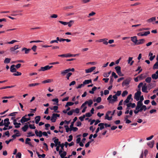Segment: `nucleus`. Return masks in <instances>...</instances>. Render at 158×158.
I'll return each instance as SVG.
<instances>
[{
    "instance_id": "f257e3e1",
    "label": "nucleus",
    "mask_w": 158,
    "mask_h": 158,
    "mask_svg": "<svg viewBox=\"0 0 158 158\" xmlns=\"http://www.w3.org/2000/svg\"><path fill=\"white\" fill-rule=\"evenodd\" d=\"M107 100L109 101V103H113L117 101V99H115L112 95H110L107 98Z\"/></svg>"
},
{
    "instance_id": "f03ea898",
    "label": "nucleus",
    "mask_w": 158,
    "mask_h": 158,
    "mask_svg": "<svg viewBox=\"0 0 158 158\" xmlns=\"http://www.w3.org/2000/svg\"><path fill=\"white\" fill-rule=\"evenodd\" d=\"M131 81V79L130 78H128L123 81L122 83V85L123 86H124L128 85Z\"/></svg>"
},
{
    "instance_id": "7ed1b4c3",
    "label": "nucleus",
    "mask_w": 158,
    "mask_h": 158,
    "mask_svg": "<svg viewBox=\"0 0 158 158\" xmlns=\"http://www.w3.org/2000/svg\"><path fill=\"white\" fill-rule=\"evenodd\" d=\"M111 113V112L110 111H108L106 114L105 119H107L108 120H111L112 119V116L109 117V114Z\"/></svg>"
},
{
    "instance_id": "20e7f679",
    "label": "nucleus",
    "mask_w": 158,
    "mask_h": 158,
    "mask_svg": "<svg viewBox=\"0 0 158 158\" xmlns=\"http://www.w3.org/2000/svg\"><path fill=\"white\" fill-rule=\"evenodd\" d=\"M55 139L54 140V142L55 143V146H60L61 144V142L60 141H59V139L58 138H56V137L53 138V139Z\"/></svg>"
},
{
    "instance_id": "39448f33",
    "label": "nucleus",
    "mask_w": 158,
    "mask_h": 158,
    "mask_svg": "<svg viewBox=\"0 0 158 158\" xmlns=\"http://www.w3.org/2000/svg\"><path fill=\"white\" fill-rule=\"evenodd\" d=\"M31 119V118L29 117L28 118H27L24 117H22V118L20 120V122L22 123H23L25 122H27L28 121L30 120Z\"/></svg>"
},
{
    "instance_id": "423d86ee",
    "label": "nucleus",
    "mask_w": 158,
    "mask_h": 158,
    "mask_svg": "<svg viewBox=\"0 0 158 158\" xmlns=\"http://www.w3.org/2000/svg\"><path fill=\"white\" fill-rule=\"evenodd\" d=\"M4 125L5 127H8L9 125L10 124L8 118H6L4 119Z\"/></svg>"
},
{
    "instance_id": "0eeeda50",
    "label": "nucleus",
    "mask_w": 158,
    "mask_h": 158,
    "mask_svg": "<svg viewBox=\"0 0 158 158\" xmlns=\"http://www.w3.org/2000/svg\"><path fill=\"white\" fill-rule=\"evenodd\" d=\"M96 69V67L94 66L90 68L85 70V72L86 73H91Z\"/></svg>"
},
{
    "instance_id": "6e6552de",
    "label": "nucleus",
    "mask_w": 158,
    "mask_h": 158,
    "mask_svg": "<svg viewBox=\"0 0 158 158\" xmlns=\"http://www.w3.org/2000/svg\"><path fill=\"white\" fill-rule=\"evenodd\" d=\"M131 39V40L135 44H138L137 42L138 41V40L137 39V37L136 36H134L133 37H130Z\"/></svg>"
},
{
    "instance_id": "1a4fd4ad",
    "label": "nucleus",
    "mask_w": 158,
    "mask_h": 158,
    "mask_svg": "<svg viewBox=\"0 0 158 158\" xmlns=\"http://www.w3.org/2000/svg\"><path fill=\"white\" fill-rule=\"evenodd\" d=\"M152 78L155 80L158 78V70L155 73L153 74L152 75Z\"/></svg>"
},
{
    "instance_id": "9d476101",
    "label": "nucleus",
    "mask_w": 158,
    "mask_h": 158,
    "mask_svg": "<svg viewBox=\"0 0 158 158\" xmlns=\"http://www.w3.org/2000/svg\"><path fill=\"white\" fill-rule=\"evenodd\" d=\"M132 95L131 94H129L127 97V99L124 101V104H125V103H127L129 102V100L131 98Z\"/></svg>"
},
{
    "instance_id": "9b49d317",
    "label": "nucleus",
    "mask_w": 158,
    "mask_h": 158,
    "mask_svg": "<svg viewBox=\"0 0 158 158\" xmlns=\"http://www.w3.org/2000/svg\"><path fill=\"white\" fill-rule=\"evenodd\" d=\"M59 154L61 158H64V157H65V156L67 155V152L65 151H63L62 152L60 153V151H59Z\"/></svg>"
},
{
    "instance_id": "f8f14e48",
    "label": "nucleus",
    "mask_w": 158,
    "mask_h": 158,
    "mask_svg": "<svg viewBox=\"0 0 158 158\" xmlns=\"http://www.w3.org/2000/svg\"><path fill=\"white\" fill-rule=\"evenodd\" d=\"M31 139L29 138H27L25 140V144L29 145L31 147H33V145L31 144V142H29L31 141Z\"/></svg>"
},
{
    "instance_id": "ddd939ff",
    "label": "nucleus",
    "mask_w": 158,
    "mask_h": 158,
    "mask_svg": "<svg viewBox=\"0 0 158 158\" xmlns=\"http://www.w3.org/2000/svg\"><path fill=\"white\" fill-rule=\"evenodd\" d=\"M20 47H19V45H15L14 47H11L10 49V51L11 52H13L17 49L19 48Z\"/></svg>"
},
{
    "instance_id": "4468645a",
    "label": "nucleus",
    "mask_w": 158,
    "mask_h": 158,
    "mask_svg": "<svg viewBox=\"0 0 158 158\" xmlns=\"http://www.w3.org/2000/svg\"><path fill=\"white\" fill-rule=\"evenodd\" d=\"M155 142L154 140H152L151 142H149L147 143V145L151 148H152Z\"/></svg>"
},
{
    "instance_id": "2eb2a0df",
    "label": "nucleus",
    "mask_w": 158,
    "mask_h": 158,
    "mask_svg": "<svg viewBox=\"0 0 158 158\" xmlns=\"http://www.w3.org/2000/svg\"><path fill=\"white\" fill-rule=\"evenodd\" d=\"M127 109H128V108L131 107L132 108H134L135 106V103H131V102L127 104Z\"/></svg>"
},
{
    "instance_id": "dca6fc26",
    "label": "nucleus",
    "mask_w": 158,
    "mask_h": 158,
    "mask_svg": "<svg viewBox=\"0 0 158 158\" xmlns=\"http://www.w3.org/2000/svg\"><path fill=\"white\" fill-rule=\"evenodd\" d=\"M15 65L13 64L11 65L10 68V71L12 73H15L16 72V69L15 68Z\"/></svg>"
},
{
    "instance_id": "f3484780",
    "label": "nucleus",
    "mask_w": 158,
    "mask_h": 158,
    "mask_svg": "<svg viewBox=\"0 0 158 158\" xmlns=\"http://www.w3.org/2000/svg\"><path fill=\"white\" fill-rule=\"evenodd\" d=\"M146 84H145L142 87V91L143 92L148 93V91L147 90V87L146 86Z\"/></svg>"
},
{
    "instance_id": "a211bd4d",
    "label": "nucleus",
    "mask_w": 158,
    "mask_h": 158,
    "mask_svg": "<svg viewBox=\"0 0 158 158\" xmlns=\"http://www.w3.org/2000/svg\"><path fill=\"white\" fill-rule=\"evenodd\" d=\"M148 56H150L149 60L151 61H152L155 57V55L153 56V54L151 52H149Z\"/></svg>"
},
{
    "instance_id": "6ab92c4d",
    "label": "nucleus",
    "mask_w": 158,
    "mask_h": 158,
    "mask_svg": "<svg viewBox=\"0 0 158 158\" xmlns=\"http://www.w3.org/2000/svg\"><path fill=\"white\" fill-rule=\"evenodd\" d=\"M31 50V49L30 48L27 49L26 48H23L22 49V51H25V54H27L29 53L30 51Z\"/></svg>"
},
{
    "instance_id": "aec40b11",
    "label": "nucleus",
    "mask_w": 158,
    "mask_h": 158,
    "mask_svg": "<svg viewBox=\"0 0 158 158\" xmlns=\"http://www.w3.org/2000/svg\"><path fill=\"white\" fill-rule=\"evenodd\" d=\"M147 109V108L146 107V106L145 105H143L140 107V108H139V112H141L143 110L145 111Z\"/></svg>"
},
{
    "instance_id": "412c9836",
    "label": "nucleus",
    "mask_w": 158,
    "mask_h": 158,
    "mask_svg": "<svg viewBox=\"0 0 158 158\" xmlns=\"http://www.w3.org/2000/svg\"><path fill=\"white\" fill-rule=\"evenodd\" d=\"M156 20V18L155 17H152L149 19H147V22L148 23H150L155 21Z\"/></svg>"
},
{
    "instance_id": "4be33fe9",
    "label": "nucleus",
    "mask_w": 158,
    "mask_h": 158,
    "mask_svg": "<svg viewBox=\"0 0 158 158\" xmlns=\"http://www.w3.org/2000/svg\"><path fill=\"white\" fill-rule=\"evenodd\" d=\"M56 117L54 115V114H53L51 118V120L52 122L53 123L55 122L56 121Z\"/></svg>"
},
{
    "instance_id": "5701e85b",
    "label": "nucleus",
    "mask_w": 158,
    "mask_h": 158,
    "mask_svg": "<svg viewBox=\"0 0 158 158\" xmlns=\"http://www.w3.org/2000/svg\"><path fill=\"white\" fill-rule=\"evenodd\" d=\"M41 117L40 116H37L35 118V123L36 124H38L40 120Z\"/></svg>"
},
{
    "instance_id": "b1692460",
    "label": "nucleus",
    "mask_w": 158,
    "mask_h": 158,
    "mask_svg": "<svg viewBox=\"0 0 158 158\" xmlns=\"http://www.w3.org/2000/svg\"><path fill=\"white\" fill-rule=\"evenodd\" d=\"M121 91H118L116 94L113 95L114 98H115V99H117V96H119L121 94Z\"/></svg>"
},
{
    "instance_id": "393cba45",
    "label": "nucleus",
    "mask_w": 158,
    "mask_h": 158,
    "mask_svg": "<svg viewBox=\"0 0 158 158\" xmlns=\"http://www.w3.org/2000/svg\"><path fill=\"white\" fill-rule=\"evenodd\" d=\"M69 72L68 69L65 70L64 71H61V74L63 76H64L67 73Z\"/></svg>"
},
{
    "instance_id": "a878e982",
    "label": "nucleus",
    "mask_w": 158,
    "mask_h": 158,
    "mask_svg": "<svg viewBox=\"0 0 158 158\" xmlns=\"http://www.w3.org/2000/svg\"><path fill=\"white\" fill-rule=\"evenodd\" d=\"M28 128V126L27 124H25L24 126L22 128V130L24 132H26L27 129Z\"/></svg>"
},
{
    "instance_id": "bb28decb",
    "label": "nucleus",
    "mask_w": 158,
    "mask_h": 158,
    "mask_svg": "<svg viewBox=\"0 0 158 158\" xmlns=\"http://www.w3.org/2000/svg\"><path fill=\"white\" fill-rule=\"evenodd\" d=\"M91 82H92V81H91V79L85 80L83 82L84 84V85L88 84H89V83H90Z\"/></svg>"
},
{
    "instance_id": "cd10ccee",
    "label": "nucleus",
    "mask_w": 158,
    "mask_h": 158,
    "mask_svg": "<svg viewBox=\"0 0 158 158\" xmlns=\"http://www.w3.org/2000/svg\"><path fill=\"white\" fill-rule=\"evenodd\" d=\"M97 89V87H96V86H94L92 88L91 90H90L89 91V93L91 94H94V91H95Z\"/></svg>"
},
{
    "instance_id": "c85d7f7f",
    "label": "nucleus",
    "mask_w": 158,
    "mask_h": 158,
    "mask_svg": "<svg viewBox=\"0 0 158 158\" xmlns=\"http://www.w3.org/2000/svg\"><path fill=\"white\" fill-rule=\"evenodd\" d=\"M104 123H100L98 124V126L100 127L99 129L100 130H102L104 128Z\"/></svg>"
},
{
    "instance_id": "c756f323",
    "label": "nucleus",
    "mask_w": 158,
    "mask_h": 158,
    "mask_svg": "<svg viewBox=\"0 0 158 158\" xmlns=\"http://www.w3.org/2000/svg\"><path fill=\"white\" fill-rule=\"evenodd\" d=\"M134 98L137 101H138V90L137 89V92L135 94Z\"/></svg>"
},
{
    "instance_id": "7c9ffc66",
    "label": "nucleus",
    "mask_w": 158,
    "mask_h": 158,
    "mask_svg": "<svg viewBox=\"0 0 158 158\" xmlns=\"http://www.w3.org/2000/svg\"><path fill=\"white\" fill-rule=\"evenodd\" d=\"M60 147H61V149L59 151H60V153L61 152H62L63 151H64V143H62L60 145Z\"/></svg>"
},
{
    "instance_id": "2f4dec72",
    "label": "nucleus",
    "mask_w": 158,
    "mask_h": 158,
    "mask_svg": "<svg viewBox=\"0 0 158 158\" xmlns=\"http://www.w3.org/2000/svg\"><path fill=\"white\" fill-rule=\"evenodd\" d=\"M10 60L11 59L10 58H6L4 61V63L5 64H8L10 62Z\"/></svg>"
},
{
    "instance_id": "473e14b6",
    "label": "nucleus",
    "mask_w": 158,
    "mask_h": 158,
    "mask_svg": "<svg viewBox=\"0 0 158 158\" xmlns=\"http://www.w3.org/2000/svg\"><path fill=\"white\" fill-rule=\"evenodd\" d=\"M132 57H129L128 60V64H130V65H132L134 62L133 61H132Z\"/></svg>"
},
{
    "instance_id": "72a5a7b5",
    "label": "nucleus",
    "mask_w": 158,
    "mask_h": 158,
    "mask_svg": "<svg viewBox=\"0 0 158 158\" xmlns=\"http://www.w3.org/2000/svg\"><path fill=\"white\" fill-rule=\"evenodd\" d=\"M115 69L116 73H118L119 71H121V68L119 66H117L115 67Z\"/></svg>"
},
{
    "instance_id": "f704fd0d",
    "label": "nucleus",
    "mask_w": 158,
    "mask_h": 158,
    "mask_svg": "<svg viewBox=\"0 0 158 158\" xmlns=\"http://www.w3.org/2000/svg\"><path fill=\"white\" fill-rule=\"evenodd\" d=\"M85 102H87L86 104H88L89 106H90L93 103L92 100L91 99H90L88 101H86Z\"/></svg>"
},
{
    "instance_id": "c9c22d12",
    "label": "nucleus",
    "mask_w": 158,
    "mask_h": 158,
    "mask_svg": "<svg viewBox=\"0 0 158 158\" xmlns=\"http://www.w3.org/2000/svg\"><path fill=\"white\" fill-rule=\"evenodd\" d=\"M53 81L51 79H47L42 81L43 83H50Z\"/></svg>"
},
{
    "instance_id": "e433bc0d",
    "label": "nucleus",
    "mask_w": 158,
    "mask_h": 158,
    "mask_svg": "<svg viewBox=\"0 0 158 158\" xmlns=\"http://www.w3.org/2000/svg\"><path fill=\"white\" fill-rule=\"evenodd\" d=\"M14 124L15 126V127L16 128H19L20 127V125H21L20 123H14Z\"/></svg>"
},
{
    "instance_id": "4c0bfd02",
    "label": "nucleus",
    "mask_w": 158,
    "mask_h": 158,
    "mask_svg": "<svg viewBox=\"0 0 158 158\" xmlns=\"http://www.w3.org/2000/svg\"><path fill=\"white\" fill-rule=\"evenodd\" d=\"M40 84V83H32L29 84L28 86L29 87L34 86L36 85H39Z\"/></svg>"
},
{
    "instance_id": "58836bf2",
    "label": "nucleus",
    "mask_w": 158,
    "mask_h": 158,
    "mask_svg": "<svg viewBox=\"0 0 158 158\" xmlns=\"http://www.w3.org/2000/svg\"><path fill=\"white\" fill-rule=\"evenodd\" d=\"M151 80H152L151 77H147L145 81L146 82L148 83H149L151 82Z\"/></svg>"
},
{
    "instance_id": "ea45409f",
    "label": "nucleus",
    "mask_w": 158,
    "mask_h": 158,
    "mask_svg": "<svg viewBox=\"0 0 158 158\" xmlns=\"http://www.w3.org/2000/svg\"><path fill=\"white\" fill-rule=\"evenodd\" d=\"M158 69V62H156L153 67V69Z\"/></svg>"
},
{
    "instance_id": "a19ab883",
    "label": "nucleus",
    "mask_w": 158,
    "mask_h": 158,
    "mask_svg": "<svg viewBox=\"0 0 158 158\" xmlns=\"http://www.w3.org/2000/svg\"><path fill=\"white\" fill-rule=\"evenodd\" d=\"M111 77H114L115 79L118 77V76L116 74V73L114 72H113L112 73V75L111 76Z\"/></svg>"
},
{
    "instance_id": "79ce46f5",
    "label": "nucleus",
    "mask_w": 158,
    "mask_h": 158,
    "mask_svg": "<svg viewBox=\"0 0 158 158\" xmlns=\"http://www.w3.org/2000/svg\"><path fill=\"white\" fill-rule=\"evenodd\" d=\"M102 100L101 98L100 97H98L96 100H94V102H96L97 103H99Z\"/></svg>"
},
{
    "instance_id": "37998d69",
    "label": "nucleus",
    "mask_w": 158,
    "mask_h": 158,
    "mask_svg": "<svg viewBox=\"0 0 158 158\" xmlns=\"http://www.w3.org/2000/svg\"><path fill=\"white\" fill-rule=\"evenodd\" d=\"M58 106H54L53 107V110H54L55 112L58 113L59 111H57L58 109Z\"/></svg>"
},
{
    "instance_id": "c03bdc74",
    "label": "nucleus",
    "mask_w": 158,
    "mask_h": 158,
    "mask_svg": "<svg viewBox=\"0 0 158 158\" xmlns=\"http://www.w3.org/2000/svg\"><path fill=\"white\" fill-rule=\"evenodd\" d=\"M134 112L135 114L138 113V101L137 103V106L136 107V110H134Z\"/></svg>"
},
{
    "instance_id": "a18cd8bd",
    "label": "nucleus",
    "mask_w": 158,
    "mask_h": 158,
    "mask_svg": "<svg viewBox=\"0 0 158 158\" xmlns=\"http://www.w3.org/2000/svg\"><path fill=\"white\" fill-rule=\"evenodd\" d=\"M146 86L148 89H150L153 87L152 83L148 84Z\"/></svg>"
},
{
    "instance_id": "49530a36",
    "label": "nucleus",
    "mask_w": 158,
    "mask_h": 158,
    "mask_svg": "<svg viewBox=\"0 0 158 158\" xmlns=\"http://www.w3.org/2000/svg\"><path fill=\"white\" fill-rule=\"evenodd\" d=\"M145 41V40L144 39L139 40V44H142L144 43Z\"/></svg>"
},
{
    "instance_id": "de8ad7c7",
    "label": "nucleus",
    "mask_w": 158,
    "mask_h": 158,
    "mask_svg": "<svg viewBox=\"0 0 158 158\" xmlns=\"http://www.w3.org/2000/svg\"><path fill=\"white\" fill-rule=\"evenodd\" d=\"M52 101L53 102H56V103H54L53 104L54 105H58V98H55L52 99Z\"/></svg>"
},
{
    "instance_id": "09e8293b",
    "label": "nucleus",
    "mask_w": 158,
    "mask_h": 158,
    "mask_svg": "<svg viewBox=\"0 0 158 158\" xmlns=\"http://www.w3.org/2000/svg\"><path fill=\"white\" fill-rule=\"evenodd\" d=\"M16 73H14L13 74V75L15 76H20L22 74V73L21 72H19L16 71L15 72Z\"/></svg>"
},
{
    "instance_id": "8fccbe9b",
    "label": "nucleus",
    "mask_w": 158,
    "mask_h": 158,
    "mask_svg": "<svg viewBox=\"0 0 158 158\" xmlns=\"http://www.w3.org/2000/svg\"><path fill=\"white\" fill-rule=\"evenodd\" d=\"M128 94V92L127 90L124 91L122 93V96L123 97H125Z\"/></svg>"
},
{
    "instance_id": "3c124183",
    "label": "nucleus",
    "mask_w": 158,
    "mask_h": 158,
    "mask_svg": "<svg viewBox=\"0 0 158 158\" xmlns=\"http://www.w3.org/2000/svg\"><path fill=\"white\" fill-rule=\"evenodd\" d=\"M46 70L45 66L41 67L40 69L38 70L39 71H44Z\"/></svg>"
},
{
    "instance_id": "603ef678",
    "label": "nucleus",
    "mask_w": 158,
    "mask_h": 158,
    "mask_svg": "<svg viewBox=\"0 0 158 158\" xmlns=\"http://www.w3.org/2000/svg\"><path fill=\"white\" fill-rule=\"evenodd\" d=\"M43 145L44 146V149L46 151H47L48 150V145L46 143H44Z\"/></svg>"
},
{
    "instance_id": "864d4df0",
    "label": "nucleus",
    "mask_w": 158,
    "mask_h": 158,
    "mask_svg": "<svg viewBox=\"0 0 158 158\" xmlns=\"http://www.w3.org/2000/svg\"><path fill=\"white\" fill-rule=\"evenodd\" d=\"M145 77V76L144 74H141L139 76V79H143Z\"/></svg>"
},
{
    "instance_id": "5fc2aeb1",
    "label": "nucleus",
    "mask_w": 158,
    "mask_h": 158,
    "mask_svg": "<svg viewBox=\"0 0 158 158\" xmlns=\"http://www.w3.org/2000/svg\"><path fill=\"white\" fill-rule=\"evenodd\" d=\"M21 153L20 152H19L16 154V158H21Z\"/></svg>"
},
{
    "instance_id": "6e6d98bb",
    "label": "nucleus",
    "mask_w": 158,
    "mask_h": 158,
    "mask_svg": "<svg viewBox=\"0 0 158 158\" xmlns=\"http://www.w3.org/2000/svg\"><path fill=\"white\" fill-rule=\"evenodd\" d=\"M72 74V73L71 72L67 74L66 77L68 80H69V77H70Z\"/></svg>"
},
{
    "instance_id": "4d7b16f0",
    "label": "nucleus",
    "mask_w": 158,
    "mask_h": 158,
    "mask_svg": "<svg viewBox=\"0 0 158 158\" xmlns=\"http://www.w3.org/2000/svg\"><path fill=\"white\" fill-rule=\"evenodd\" d=\"M30 127V128L31 129H35L36 128L34 126V124H30L28 126V127Z\"/></svg>"
},
{
    "instance_id": "13d9d810",
    "label": "nucleus",
    "mask_w": 158,
    "mask_h": 158,
    "mask_svg": "<svg viewBox=\"0 0 158 158\" xmlns=\"http://www.w3.org/2000/svg\"><path fill=\"white\" fill-rule=\"evenodd\" d=\"M78 130V129L77 127H73L71 128V131L72 130L74 132L77 131Z\"/></svg>"
},
{
    "instance_id": "bf43d9fd",
    "label": "nucleus",
    "mask_w": 158,
    "mask_h": 158,
    "mask_svg": "<svg viewBox=\"0 0 158 158\" xmlns=\"http://www.w3.org/2000/svg\"><path fill=\"white\" fill-rule=\"evenodd\" d=\"M27 134L28 135H29L27 136V137H30V136H35V135L34 134H32V132H28Z\"/></svg>"
},
{
    "instance_id": "052dcab7",
    "label": "nucleus",
    "mask_w": 158,
    "mask_h": 158,
    "mask_svg": "<svg viewBox=\"0 0 158 158\" xmlns=\"http://www.w3.org/2000/svg\"><path fill=\"white\" fill-rule=\"evenodd\" d=\"M69 138L68 139L67 141L68 142H71L73 140V137L72 135H70L69 136Z\"/></svg>"
},
{
    "instance_id": "680f3d73",
    "label": "nucleus",
    "mask_w": 158,
    "mask_h": 158,
    "mask_svg": "<svg viewBox=\"0 0 158 158\" xmlns=\"http://www.w3.org/2000/svg\"><path fill=\"white\" fill-rule=\"evenodd\" d=\"M59 23H60L64 25H67V24H68V23L67 22H63V21H59Z\"/></svg>"
},
{
    "instance_id": "e2e57ef3",
    "label": "nucleus",
    "mask_w": 158,
    "mask_h": 158,
    "mask_svg": "<svg viewBox=\"0 0 158 158\" xmlns=\"http://www.w3.org/2000/svg\"><path fill=\"white\" fill-rule=\"evenodd\" d=\"M74 112H76L77 114H78L79 112V109L78 108H76L75 110H73Z\"/></svg>"
},
{
    "instance_id": "0e129e2a",
    "label": "nucleus",
    "mask_w": 158,
    "mask_h": 158,
    "mask_svg": "<svg viewBox=\"0 0 158 158\" xmlns=\"http://www.w3.org/2000/svg\"><path fill=\"white\" fill-rule=\"evenodd\" d=\"M95 14L96 13L95 12L92 11L91 13H89V16H88V17L89 18L90 17V16H93L95 15Z\"/></svg>"
},
{
    "instance_id": "69168bd1",
    "label": "nucleus",
    "mask_w": 158,
    "mask_h": 158,
    "mask_svg": "<svg viewBox=\"0 0 158 158\" xmlns=\"http://www.w3.org/2000/svg\"><path fill=\"white\" fill-rule=\"evenodd\" d=\"M45 130H47L48 129V128L50 127V125L49 124L47 123L45 125Z\"/></svg>"
},
{
    "instance_id": "338daca9",
    "label": "nucleus",
    "mask_w": 158,
    "mask_h": 158,
    "mask_svg": "<svg viewBox=\"0 0 158 158\" xmlns=\"http://www.w3.org/2000/svg\"><path fill=\"white\" fill-rule=\"evenodd\" d=\"M18 42V41L15 40H13L9 42H8L7 44H13L15 42Z\"/></svg>"
},
{
    "instance_id": "774afa93",
    "label": "nucleus",
    "mask_w": 158,
    "mask_h": 158,
    "mask_svg": "<svg viewBox=\"0 0 158 158\" xmlns=\"http://www.w3.org/2000/svg\"><path fill=\"white\" fill-rule=\"evenodd\" d=\"M73 112H74L73 111V110H72L68 112L67 113V114L69 115H71L73 114Z\"/></svg>"
}]
</instances>
